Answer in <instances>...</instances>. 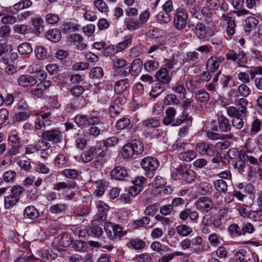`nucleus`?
<instances>
[{
	"mask_svg": "<svg viewBox=\"0 0 262 262\" xmlns=\"http://www.w3.org/2000/svg\"><path fill=\"white\" fill-rule=\"evenodd\" d=\"M242 225L235 224L230 225L228 228V231L230 234L234 236L243 235L242 231Z\"/></svg>",
	"mask_w": 262,
	"mask_h": 262,
	"instance_id": "864d4df0",
	"label": "nucleus"
},
{
	"mask_svg": "<svg viewBox=\"0 0 262 262\" xmlns=\"http://www.w3.org/2000/svg\"><path fill=\"white\" fill-rule=\"evenodd\" d=\"M172 91L178 95L179 98H185L186 90L183 84L179 81L172 88Z\"/></svg>",
	"mask_w": 262,
	"mask_h": 262,
	"instance_id": "4c0bfd02",
	"label": "nucleus"
},
{
	"mask_svg": "<svg viewBox=\"0 0 262 262\" xmlns=\"http://www.w3.org/2000/svg\"><path fill=\"white\" fill-rule=\"evenodd\" d=\"M213 185L216 190L219 193H225L228 189V185L225 181L219 179L213 182Z\"/></svg>",
	"mask_w": 262,
	"mask_h": 262,
	"instance_id": "f704fd0d",
	"label": "nucleus"
},
{
	"mask_svg": "<svg viewBox=\"0 0 262 262\" xmlns=\"http://www.w3.org/2000/svg\"><path fill=\"white\" fill-rule=\"evenodd\" d=\"M8 144L10 147L6 152V157H12L19 153L21 148L20 139L15 134L11 135L8 139Z\"/></svg>",
	"mask_w": 262,
	"mask_h": 262,
	"instance_id": "0eeeda50",
	"label": "nucleus"
},
{
	"mask_svg": "<svg viewBox=\"0 0 262 262\" xmlns=\"http://www.w3.org/2000/svg\"><path fill=\"white\" fill-rule=\"evenodd\" d=\"M18 51L21 54H28L32 52V48L30 43L23 42L18 46Z\"/></svg>",
	"mask_w": 262,
	"mask_h": 262,
	"instance_id": "13d9d810",
	"label": "nucleus"
},
{
	"mask_svg": "<svg viewBox=\"0 0 262 262\" xmlns=\"http://www.w3.org/2000/svg\"><path fill=\"white\" fill-rule=\"evenodd\" d=\"M126 246L136 250L143 249L146 246V242L140 238L132 239L126 244Z\"/></svg>",
	"mask_w": 262,
	"mask_h": 262,
	"instance_id": "393cba45",
	"label": "nucleus"
},
{
	"mask_svg": "<svg viewBox=\"0 0 262 262\" xmlns=\"http://www.w3.org/2000/svg\"><path fill=\"white\" fill-rule=\"evenodd\" d=\"M72 242L71 235L67 233H64L60 238L59 243L63 247H68Z\"/></svg>",
	"mask_w": 262,
	"mask_h": 262,
	"instance_id": "774afa93",
	"label": "nucleus"
},
{
	"mask_svg": "<svg viewBox=\"0 0 262 262\" xmlns=\"http://www.w3.org/2000/svg\"><path fill=\"white\" fill-rule=\"evenodd\" d=\"M76 186V183L74 180H67L66 182H61L56 183L54 186V189L57 191L66 188H74Z\"/></svg>",
	"mask_w": 262,
	"mask_h": 262,
	"instance_id": "7c9ffc66",
	"label": "nucleus"
},
{
	"mask_svg": "<svg viewBox=\"0 0 262 262\" xmlns=\"http://www.w3.org/2000/svg\"><path fill=\"white\" fill-rule=\"evenodd\" d=\"M181 174L182 180L187 183H191L196 177L194 171L191 169L183 168L182 173Z\"/></svg>",
	"mask_w": 262,
	"mask_h": 262,
	"instance_id": "c756f323",
	"label": "nucleus"
},
{
	"mask_svg": "<svg viewBox=\"0 0 262 262\" xmlns=\"http://www.w3.org/2000/svg\"><path fill=\"white\" fill-rule=\"evenodd\" d=\"M217 123L219 129L221 132H227L230 131L231 129V125L229 119L224 115H221L218 117Z\"/></svg>",
	"mask_w": 262,
	"mask_h": 262,
	"instance_id": "412c9836",
	"label": "nucleus"
},
{
	"mask_svg": "<svg viewBox=\"0 0 262 262\" xmlns=\"http://www.w3.org/2000/svg\"><path fill=\"white\" fill-rule=\"evenodd\" d=\"M34 30L36 33H40L43 30V21L40 17L34 18L32 19Z\"/></svg>",
	"mask_w": 262,
	"mask_h": 262,
	"instance_id": "de8ad7c7",
	"label": "nucleus"
},
{
	"mask_svg": "<svg viewBox=\"0 0 262 262\" xmlns=\"http://www.w3.org/2000/svg\"><path fill=\"white\" fill-rule=\"evenodd\" d=\"M62 174L69 179H76L78 176V172L74 169H66L62 171Z\"/></svg>",
	"mask_w": 262,
	"mask_h": 262,
	"instance_id": "338daca9",
	"label": "nucleus"
},
{
	"mask_svg": "<svg viewBox=\"0 0 262 262\" xmlns=\"http://www.w3.org/2000/svg\"><path fill=\"white\" fill-rule=\"evenodd\" d=\"M96 189L94 193L97 196H101L103 194L105 188L107 187V183L104 180H100L96 182Z\"/></svg>",
	"mask_w": 262,
	"mask_h": 262,
	"instance_id": "c03bdc74",
	"label": "nucleus"
},
{
	"mask_svg": "<svg viewBox=\"0 0 262 262\" xmlns=\"http://www.w3.org/2000/svg\"><path fill=\"white\" fill-rule=\"evenodd\" d=\"M67 208L66 204H56L50 207L49 211L52 214H59L64 213Z\"/></svg>",
	"mask_w": 262,
	"mask_h": 262,
	"instance_id": "ea45409f",
	"label": "nucleus"
},
{
	"mask_svg": "<svg viewBox=\"0 0 262 262\" xmlns=\"http://www.w3.org/2000/svg\"><path fill=\"white\" fill-rule=\"evenodd\" d=\"M68 159L65 155L63 154H58L54 160V164L56 166L59 168H63L67 166Z\"/></svg>",
	"mask_w": 262,
	"mask_h": 262,
	"instance_id": "58836bf2",
	"label": "nucleus"
},
{
	"mask_svg": "<svg viewBox=\"0 0 262 262\" xmlns=\"http://www.w3.org/2000/svg\"><path fill=\"white\" fill-rule=\"evenodd\" d=\"M176 229L177 233L182 237L188 236L192 231L191 227L184 224L178 225Z\"/></svg>",
	"mask_w": 262,
	"mask_h": 262,
	"instance_id": "c9c22d12",
	"label": "nucleus"
},
{
	"mask_svg": "<svg viewBox=\"0 0 262 262\" xmlns=\"http://www.w3.org/2000/svg\"><path fill=\"white\" fill-rule=\"evenodd\" d=\"M196 208L200 211L208 212L212 208V202L208 198L202 196L195 203Z\"/></svg>",
	"mask_w": 262,
	"mask_h": 262,
	"instance_id": "a211bd4d",
	"label": "nucleus"
},
{
	"mask_svg": "<svg viewBox=\"0 0 262 262\" xmlns=\"http://www.w3.org/2000/svg\"><path fill=\"white\" fill-rule=\"evenodd\" d=\"M196 157V152L193 150H189L186 152H181L179 155L181 160L190 162Z\"/></svg>",
	"mask_w": 262,
	"mask_h": 262,
	"instance_id": "09e8293b",
	"label": "nucleus"
},
{
	"mask_svg": "<svg viewBox=\"0 0 262 262\" xmlns=\"http://www.w3.org/2000/svg\"><path fill=\"white\" fill-rule=\"evenodd\" d=\"M143 67V61L140 58H136L133 60L130 66L128 67L130 71V76L135 78L141 72Z\"/></svg>",
	"mask_w": 262,
	"mask_h": 262,
	"instance_id": "dca6fc26",
	"label": "nucleus"
},
{
	"mask_svg": "<svg viewBox=\"0 0 262 262\" xmlns=\"http://www.w3.org/2000/svg\"><path fill=\"white\" fill-rule=\"evenodd\" d=\"M160 207V204L155 203L147 206L145 209L144 213L148 216H154L158 212Z\"/></svg>",
	"mask_w": 262,
	"mask_h": 262,
	"instance_id": "3c124183",
	"label": "nucleus"
},
{
	"mask_svg": "<svg viewBox=\"0 0 262 262\" xmlns=\"http://www.w3.org/2000/svg\"><path fill=\"white\" fill-rule=\"evenodd\" d=\"M41 138L45 141L52 142L55 143H60L62 138V133L57 129L45 130L41 133Z\"/></svg>",
	"mask_w": 262,
	"mask_h": 262,
	"instance_id": "9b49d317",
	"label": "nucleus"
},
{
	"mask_svg": "<svg viewBox=\"0 0 262 262\" xmlns=\"http://www.w3.org/2000/svg\"><path fill=\"white\" fill-rule=\"evenodd\" d=\"M38 151L36 145L30 144L27 146L25 154L28 159L31 160Z\"/></svg>",
	"mask_w": 262,
	"mask_h": 262,
	"instance_id": "4d7b16f0",
	"label": "nucleus"
},
{
	"mask_svg": "<svg viewBox=\"0 0 262 262\" xmlns=\"http://www.w3.org/2000/svg\"><path fill=\"white\" fill-rule=\"evenodd\" d=\"M249 219L256 222H262V209L257 211H251L249 214Z\"/></svg>",
	"mask_w": 262,
	"mask_h": 262,
	"instance_id": "bf43d9fd",
	"label": "nucleus"
},
{
	"mask_svg": "<svg viewBox=\"0 0 262 262\" xmlns=\"http://www.w3.org/2000/svg\"><path fill=\"white\" fill-rule=\"evenodd\" d=\"M242 225V231L243 235H245L247 233L251 234L255 231V228L254 226L250 223L247 222L241 224Z\"/></svg>",
	"mask_w": 262,
	"mask_h": 262,
	"instance_id": "e2e57ef3",
	"label": "nucleus"
},
{
	"mask_svg": "<svg viewBox=\"0 0 262 262\" xmlns=\"http://www.w3.org/2000/svg\"><path fill=\"white\" fill-rule=\"evenodd\" d=\"M17 53L12 52L11 49L9 48L8 49L6 50L5 54H4L3 61L5 64H9L11 61L15 60L17 58Z\"/></svg>",
	"mask_w": 262,
	"mask_h": 262,
	"instance_id": "49530a36",
	"label": "nucleus"
},
{
	"mask_svg": "<svg viewBox=\"0 0 262 262\" xmlns=\"http://www.w3.org/2000/svg\"><path fill=\"white\" fill-rule=\"evenodd\" d=\"M227 113L230 117L233 118L231 123L233 127H235L237 129H241L243 127L244 124L243 118L246 117L247 116L231 115L228 111H227Z\"/></svg>",
	"mask_w": 262,
	"mask_h": 262,
	"instance_id": "bb28decb",
	"label": "nucleus"
},
{
	"mask_svg": "<svg viewBox=\"0 0 262 262\" xmlns=\"http://www.w3.org/2000/svg\"><path fill=\"white\" fill-rule=\"evenodd\" d=\"M25 189L18 185L13 186L11 189V194L6 196L4 200V207L10 209L15 205L20 199V196Z\"/></svg>",
	"mask_w": 262,
	"mask_h": 262,
	"instance_id": "7ed1b4c3",
	"label": "nucleus"
},
{
	"mask_svg": "<svg viewBox=\"0 0 262 262\" xmlns=\"http://www.w3.org/2000/svg\"><path fill=\"white\" fill-rule=\"evenodd\" d=\"M75 122L81 128H85L90 125H99L102 123L100 117L98 116H91L83 114H77L74 118Z\"/></svg>",
	"mask_w": 262,
	"mask_h": 262,
	"instance_id": "20e7f679",
	"label": "nucleus"
},
{
	"mask_svg": "<svg viewBox=\"0 0 262 262\" xmlns=\"http://www.w3.org/2000/svg\"><path fill=\"white\" fill-rule=\"evenodd\" d=\"M187 62H188L192 66H194L199 62L200 59L199 54L195 51L189 52L186 54L185 59Z\"/></svg>",
	"mask_w": 262,
	"mask_h": 262,
	"instance_id": "72a5a7b5",
	"label": "nucleus"
},
{
	"mask_svg": "<svg viewBox=\"0 0 262 262\" xmlns=\"http://www.w3.org/2000/svg\"><path fill=\"white\" fill-rule=\"evenodd\" d=\"M160 121L156 118H151L146 119L142 122V127L145 131H148L149 134V130L159 126Z\"/></svg>",
	"mask_w": 262,
	"mask_h": 262,
	"instance_id": "b1692460",
	"label": "nucleus"
},
{
	"mask_svg": "<svg viewBox=\"0 0 262 262\" xmlns=\"http://www.w3.org/2000/svg\"><path fill=\"white\" fill-rule=\"evenodd\" d=\"M144 150V146L141 142L135 140L133 143H127L122 147L121 154L124 159H130L134 155L141 154Z\"/></svg>",
	"mask_w": 262,
	"mask_h": 262,
	"instance_id": "f03ea898",
	"label": "nucleus"
},
{
	"mask_svg": "<svg viewBox=\"0 0 262 262\" xmlns=\"http://www.w3.org/2000/svg\"><path fill=\"white\" fill-rule=\"evenodd\" d=\"M196 100L201 102H207L210 99V95L204 90L198 91L195 96Z\"/></svg>",
	"mask_w": 262,
	"mask_h": 262,
	"instance_id": "a18cd8bd",
	"label": "nucleus"
},
{
	"mask_svg": "<svg viewBox=\"0 0 262 262\" xmlns=\"http://www.w3.org/2000/svg\"><path fill=\"white\" fill-rule=\"evenodd\" d=\"M133 36L132 34L126 35L124 38V40L118 43L115 47L113 48L115 53H118L124 50L127 48L128 45L132 42Z\"/></svg>",
	"mask_w": 262,
	"mask_h": 262,
	"instance_id": "4be33fe9",
	"label": "nucleus"
},
{
	"mask_svg": "<svg viewBox=\"0 0 262 262\" xmlns=\"http://www.w3.org/2000/svg\"><path fill=\"white\" fill-rule=\"evenodd\" d=\"M98 212L96 216L95 220L104 221L106 220L107 213L110 207L102 201H98L97 203Z\"/></svg>",
	"mask_w": 262,
	"mask_h": 262,
	"instance_id": "4468645a",
	"label": "nucleus"
},
{
	"mask_svg": "<svg viewBox=\"0 0 262 262\" xmlns=\"http://www.w3.org/2000/svg\"><path fill=\"white\" fill-rule=\"evenodd\" d=\"M165 89L166 86L164 85H162V84L158 82L156 83L155 85L152 88L150 95L153 98H156L163 93Z\"/></svg>",
	"mask_w": 262,
	"mask_h": 262,
	"instance_id": "79ce46f5",
	"label": "nucleus"
},
{
	"mask_svg": "<svg viewBox=\"0 0 262 262\" xmlns=\"http://www.w3.org/2000/svg\"><path fill=\"white\" fill-rule=\"evenodd\" d=\"M35 53L36 58L38 60H43L47 56V51L42 46H38L35 49Z\"/></svg>",
	"mask_w": 262,
	"mask_h": 262,
	"instance_id": "680f3d73",
	"label": "nucleus"
},
{
	"mask_svg": "<svg viewBox=\"0 0 262 262\" xmlns=\"http://www.w3.org/2000/svg\"><path fill=\"white\" fill-rule=\"evenodd\" d=\"M166 116L163 119V123L166 125L171 124L173 126L174 117L176 114V110L172 107L167 108L165 111Z\"/></svg>",
	"mask_w": 262,
	"mask_h": 262,
	"instance_id": "a878e982",
	"label": "nucleus"
},
{
	"mask_svg": "<svg viewBox=\"0 0 262 262\" xmlns=\"http://www.w3.org/2000/svg\"><path fill=\"white\" fill-rule=\"evenodd\" d=\"M195 151L201 155L210 157L217 155L219 154L214 145L204 142L197 144L195 146Z\"/></svg>",
	"mask_w": 262,
	"mask_h": 262,
	"instance_id": "1a4fd4ad",
	"label": "nucleus"
},
{
	"mask_svg": "<svg viewBox=\"0 0 262 262\" xmlns=\"http://www.w3.org/2000/svg\"><path fill=\"white\" fill-rule=\"evenodd\" d=\"M159 165L160 163L156 158L150 157L144 158L141 162V165L145 171V175L150 178L154 176Z\"/></svg>",
	"mask_w": 262,
	"mask_h": 262,
	"instance_id": "39448f33",
	"label": "nucleus"
},
{
	"mask_svg": "<svg viewBox=\"0 0 262 262\" xmlns=\"http://www.w3.org/2000/svg\"><path fill=\"white\" fill-rule=\"evenodd\" d=\"M187 18L188 15L185 10L178 9L174 16V26L179 30L184 29L186 26Z\"/></svg>",
	"mask_w": 262,
	"mask_h": 262,
	"instance_id": "6e6552de",
	"label": "nucleus"
},
{
	"mask_svg": "<svg viewBox=\"0 0 262 262\" xmlns=\"http://www.w3.org/2000/svg\"><path fill=\"white\" fill-rule=\"evenodd\" d=\"M155 77L158 83L164 85L169 84L171 80V77L169 76L166 68H162L158 70L156 72Z\"/></svg>",
	"mask_w": 262,
	"mask_h": 262,
	"instance_id": "ddd939ff",
	"label": "nucleus"
},
{
	"mask_svg": "<svg viewBox=\"0 0 262 262\" xmlns=\"http://www.w3.org/2000/svg\"><path fill=\"white\" fill-rule=\"evenodd\" d=\"M247 252L244 249H240L235 254V262H246Z\"/></svg>",
	"mask_w": 262,
	"mask_h": 262,
	"instance_id": "0e129e2a",
	"label": "nucleus"
},
{
	"mask_svg": "<svg viewBox=\"0 0 262 262\" xmlns=\"http://www.w3.org/2000/svg\"><path fill=\"white\" fill-rule=\"evenodd\" d=\"M130 124V119L127 117H123L116 122V127L118 130H123L127 127Z\"/></svg>",
	"mask_w": 262,
	"mask_h": 262,
	"instance_id": "603ef678",
	"label": "nucleus"
},
{
	"mask_svg": "<svg viewBox=\"0 0 262 262\" xmlns=\"http://www.w3.org/2000/svg\"><path fill=\"white\" fill-rule=\"evenodd\" d=\"M99 151V149L96 147H91L81 155L82 161L84 163L90 162L93 159Z\"/></svg>",
	"mask_w": 262,
	"mask_h": 262,
	"instance_id": "5701e85b",
	"label": "nucleus"
},
{
	"mask_svg": "<svg viewBox=\"0 0 262 262\" xmlns=\"http://www.w3.org/2000/svg\"><path fill=\"white\" fill-rule=\"evenodd\" d=\"M128 175L127 171L121 166L115 167L111 172V177L117 180H123Z\"/></svg>",
	"mask_w": 262,
	"mask_h": 262,
	"instance_id": "aec40b11",
	"label": "nucleus"
},
{
	"mask_svg": "<svg viewBox=\"0 0 262 262\" xmlns=\"http://www.w3.org/2000/svg\"><path fill=\"white\" fill-rule=\"evenodd\" d=\"M32 5L31 0H20L13 6L15 10L20 11L30 7Z\"/></svg>",
	"mask_w": 262,
	"mask_h": 262,
	"instance_id": "a19ab883",
	"label": "nucleus"
},
{
	"mask_svg": "<svg viewBox=\"0 0 262 262\" xmlns=\"http://www.w3.org/2000/svg\"><path fill=\"white\" fill-rule=\"evenodd\" d=\"M258 24V20L254 17H248L245 20L244 30L246 32H250Z\"/></svg>",
	"mask_w": 262,
	"mask_h": 262,
	"instance_id": "2f4dec72",
	"label": "nucleus"
},
{
	"mask_svg": "<svg viewBox=\"0 0 262 262\" xmlns=\"http://www.w3.org/2000/svg\"><path fill=\"white\" fill-rule=\"evenodd\" d=\"M248 101L245 98H241L237 100L235 104L237 107L229 106L227 107V111L229 112L231 115L233 116H247L248 113L247 105Z\"/></svg>",
	"mask_w": 262,
	"mask_h": 262,
	"instance_id": "423d86ee",
	"label": "nucleus"
},
{
	"mask_svg": "<svg viewBox=\"0 0 262 262\" xmlns=\"http://www.w3.org/2000/svg\"><path fill=\"white\" fill-rule=\"evenodd\" d=\"M143 66L146 71L151 72L158 68L159 63L156 61L148 60L145 61Z\"/></svg>",
	"mask_w": 262,
	"mask_h": 262,
	"instance_id": "5fc2aeb1",
	"label": "nucleus"
},
{
	"mask_svg": "<svg viewBox=\"0 0 262 262\" xmlns=\"http://www.w3.org/2000/svg\"><path fill=\"white\" fill-rule=\"evenodd\" d=\"M225 60L223 56H213L209 58L207 62V68L209 72L213 73L216 72L220 64Z\"/></svg>",
	"mask_w": 262,
	"mask_h": 262,
	"instance_id": "f8f14e48",
	"label": "nucleus"
},
{
	"mask_svg": "<svg viewBox=\"0 0 262 262\" xmlns=\"http://www.w3.org/2000/svg\"><path fill=\"white\" fill-rule=\"evenodd\" d=\"M46 36L48 39L54 42H58L61 38L60 32L57 29L49 30L46 33Z\"/></svg>",
	"mask_w": 262,
	"mask_h": 262,
	"instance_id": "473e14b6",
	"label": "nucleus"
},
{
	"mask_svg": "<svg viewBox=\"0 0 262 262\" xmlns=\"http://www.w3.org/2000/svg\"><path fill=\"white\" fill-rule=\"evenodd\" d=\"M150 222V219L147 216H143L139 220H135L133 224L134 229H138L144 227L145 225H148Z\"/></svg>",
	"mask_w": 262,
	"mask_h": 262,
	"instance_id": "37998d69",
	"label": "nucleus"
},
{
	"mask_svg": "<svg viewBox=\"0 0 262 262\" xmlns=\"http://www.w3.org/2000/svg\"><path fill=\"white\" fill-rule=\"evenodd\" d=\"M93 3L95 7L100 12L106 14L108 12L109 8L103 0H95Z\"/></svg>",
	"mask_w": 262,
	"mask_h": 262,
	"instance_id": "8fccbe9b",
	"label": "nucleus"
},
{
	"mask_svg": "<svg viewBox=\"0 0 262 262\" xmlns=\"http://www.w3.org/2000/svg\"><path fill=\"white\" fill-rule=\"evenodd\" d=\"M125 13L128 17L125 18L124 24L126 29L131 31L142 28L150 16L149 12L145 10L139 15L138 19H135L134 17L138 14V11L134 7H128L125 10Z\"/></svg>",
	"mask_w": 262,
	"mask_h": 262,
	"instance_id": "f257e3e1",
	"label": "nucleus"
},
{
	"mask_svg": "<svg viewBox=\"0 0 262 262\" xmlns=\"http://www.w3.org/2000/svg\"><path fill=\"white\" fill-rule=\"evenodd\" d=\"M237 91L240 96L244 98H246L250 95V90L246 84L242 83L239 85L238 87Z\"/></svg>",
	"mask_w": 262,
	"mask_h": 262,
	"instance_id": "69168bd1",
	"label": "nucleus"
},
{
	"mask_svg": "<svg viewBox=\"0 0 262 262\" xmlns=\"http://www.w3.org/2000/svg\"><path fill=\"white\" fill-rule=\"evenodd\" d=\"M123 100L122 97H118L114 100V104L110 106L109 113L112 117H115L120 113L122 111L121 105Z\"/></svg>",
	"mask_w": 262,
	"mask_h": 262,
	"instance_id": "6ab92c4d",
	"label": "nucleus"
},
{
	"mask_svg": "<svg viewBox=\"0 0 262 262\" xmlns=\"http://www.w3.org/2000/svg\"><path fill=\"white\" fill-rule=\"evenodd\" d=\"M37 81L35 77L30 75H20L17 79L19 86L23 87H30L35 85Z\"/></svg>",
	"mask_w": 262,
	"mask_h": 262,
	"instance_id": "2eb2a0df",
	"label": "nucleus"
},
{
	"mask_svg": "<svg viewBox=\"0 0 262 262\" xmlns=\"http://www.w3.org/2000/svg\"><path fill=\"white\" fill-rule=\"evenodd\" d=\"M262 123L261 120L256 118L251 123L250 128V135L254 136L261 130Z\"/></svg>",
	"mask_w": 262,
	"mask_h": 262,
	"instance_id": "e433bc0d",
	"label": "nucleus"
},
{
	"mask_svg": "<svg viewBox=\"0 0 262 262\" xmlns=\"http://www.w3.org/2000/svg\"><path fill=\"white\" fill-rule=\"evenodd\" d=\"M226 57L227 60L235 62L239 66H243L248 62L247 55L242 49H239L237 52L227 53Z\"/></svg>",
	"mask_w": 262,
	"mask_h": 262,
	"instance_id": "9d476101",
	"label": "nucleus"
},
{
	"mask_svg": "<svg viewBox=\"0 0 262 262\" xmlns=\"http://www.w3.org/2000/svg\"><path fill=\"white\" fill-rule=\"evenodd\" d=\"M103 76V69L99 67L92 68L90 72V76L93 79H100Z\"/></svg>",
	"mask_w": 262,
	"mask_h": 262,
	"instance_id": "6e6d98bb",
	"label": "nucleus"
},
{
	"mask_svg": "<svg viewBox=\"0 0 262 262\" xmlns=\"http://www.w3.org/2000/svg\"><path fill=\"white\" fill-rule=\"evenodd\" d=\"M194 33L199 39H204L207 34V29L205 25L202 23L196 24L194 27Z\"/></svg>",
	"mask_w": 262,
	"mask_h": 262,
	"instance_id": "cd10ccee",
	"label": "nucleus"
},
{
	"mask_svg": "<svg viewBox=\"0 0 262 262\" xmlns=\"http://www.w3.org/2000/svg\"><path fill=\"white\" fill-rule=\"evenodd\" d=\"M199 83L198 80H193L192 79H188L185 82V86L189 92H193L198 89V84Z\"/></svg>",
	"mask_w": 262,
	"mask_h": 262,
	"instance_id": "052dcab7",
	"label": "nucleus"
},
{
	"mask_svg": "<svg viewBox=\"0 0 262 262\" xmlns=\"http://www.w3.org/2000/svg\"><path fill=\"white\" fill-rule=\"evenodd\" d=\"M132 83V81L128 78L120 79L116 82L114 85V91L117 94H120L126 91Z\"/></svg>",
	"mask_w": 262,
	"mask_h": 262,
	"instance_id": "f3484780",
	"label": "nucleus"
},
{
	"mask_svg": "<svg viewBox=\"0 0 262 262\" xmlns=\"http://www.w3.org/2000/svg\"><path fill=\"white\" fill-rule=\"evenodd\" d=\"M24 216L26 219L35 220L38 217L39 212L33 206H29L24 210Z\"/></svg>",
	"mask_w": 262,
	"mask_h": 262,
	"instance_id": "c85d7f7f",
	"label": "nucleus"
}]
</instances>
